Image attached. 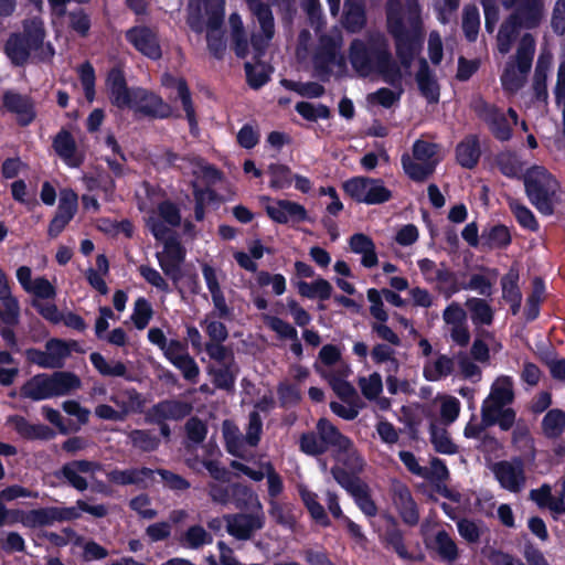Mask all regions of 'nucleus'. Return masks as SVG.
<instances>
[{"instance_id": "nucleus-1", "label": "nucleus", "mask_w": 565, "mask_h": 565, "mask_svg": "<svg viewBox=\"0 0 565 565\" xmlns=\"http://www.w3.org/2000/svg\"><path fill=\"white\" fill-rule=\"evenodd\" d=\"M409 29L406 30L399 17L397 2L391 0L387 8L388 31L395 39L396 54L401 66L393 60L390 45L383 34H371L367 39L354 40L350 45V62L361 76L381 75L391 84L408 74L418 46L422 43L423 25L416 0H407Z\"/></svg>"}, {"instance_id": "nucleus-2", "label": "nucleus", "mask_w": 565, "mask_h": 565, "mask_svg": "<svg viewBox=\"0 0 565 565\" xmlns=\"http://www.w3.org/2000/svg\"><path fill=\"white\" fill-rule=\"evenodd\" d=\"M525 194L543 215H552L562 203L558 180L543 166H533L523 175Z\"/></svg>"}, {"instance_id": "nucleus-3", "label": "nucleus", "mask_w": 565, "mask_h": 565, "mask_svg": "<svg viewBox=\"0 0 565 565\" xmlns=\"http://www.w3.org/2000/svg\"><path fill=\"white\" fill-rule=\"evenodd\" d=\"M224 0H190L188 24L201 33L207 30V44L210 50L218 56L224 51L220 36L214 35L223 23Z\"/></svg>"}, {"instance_id": "nucleus-4", "label": "nucleus", "mask_w": 565, "mask_h": 565, "mask_svg": "<svg viewBox=\"0 0 565 565\" xmlns=\"http://www.w3.org/2000/svg\"><path fill=\"white\" fill-rule=\"evenodd\" d=\"M82 386L81 379L71 372L38 374L21 386V396L32 401L68 395Z\"/></svg>"}, {"instance_id": "nucleus-5", "label": "nucleus", "mask_w": 565, "mask_h": 565, "mask_svg": "<svg viewBox=\"0 0 565 565\" xmlns=\"http://www.w3.org/2000/svg\"><path fill=\"white\" fill-rule=\"evenodd\" d=\"M535 52V39L532 34L522 35L515 55L511 56L501 75V84L504 90L516 93L527 78Z\"/></svg>"}, {"instance_id": "nucleus-6", "label": "nucleus", "mask_w": 565, "mask_h": 565, "mask_svg": "<svg viewBox=\"0 0 565 565\" xmlns=\"http://www.w3.org/2000/svg\"><path fill=\"white\" fill-rule=\"evenodd\" d=\"M439 160V146L418 139L413 145L412 153L402 156V166L412 180L422 182L433 174Z\"/></svg>"}, {"instance_id": "nucleus-7", "label": "nucleus", "mask_w": 565, "mask_h": 565, "mask_svg": "<svg viewBox=\"0 0 565 565\" xmlns=\"http://www.w3.org/2000/svg\"><path fill=\"white\" fill-rule=\"evenodd\" d=\"M262 431L263 422L257 412L249 414L245 435H242L239 428L230 420H225L222 425V433L227 451L239 458L245 457L247 446L256 447L258 445Z\"/></svg>"}, {"instance_id": "nucleus-8", "label": "nucleus", "mask_w": 565, "mask_h": 565, "mask_svg": "<svg viewBox=\"0 0 565 565\" xmlns=\"http://www.w3.org/2000/svg\"><path fill=\"white\" fill-rule=\"evenodd\" d=\"M43 23L39 19H32L24 24L23 35L13 34L6 44V53L15 65H23L32 52L43 44Z\"/></svg>"}, {"instance_id": "nucleus-9", "label": "nucleus", "mask_w": 565, "mask_h": 565, "mask_svg": "<svg viewBox=\"0 0 565 565\" xmlns=\"http://www.w3.org/2000/svg\"><path fill=\"white\" fill-rule=\"evenodd\" d=\"M343 189L359 203L382 204L392 198V192L381 179L355 177L345 181Z\"/></svg>"}, {"instance_id": "nucleus-10", "label": "nucleus", "mask_w": 565, "mask_h": 565, "mask_svg": "<svg viewBox=\"0 0 565 565\" xmlns=\"http://www.w3.org/2000/svg\"><path fill=\"white\" fill-rule=\"evenodd\" d=\"M167 161L179 168L184 174L194 177L193 186L196 189L198 182L204 184L214 183L220 179L217 170L206 163L203 159L196 156H186L180 158L178 154L168 151L166 153ZM195 196L199 200V191L194 190Z\"/></svg>"}, {"instance_id": "nucleus-11", "label": "nucleus", "mask_w": 565, "mask_h": 565, "mask_svg": "<svg viewBox=\"0 0 565 565\" xmlns=\"http://www.w3.org/2000/svg\"><path fill=\"white\" fill-rule=\"evenodd\" d=\"M491 471L500 486L512 493H519L525 488L526 473L521 458L498 461L491 466Z\"/></svg>"}, {"instance_id": "nucleus-12", "label": "nucleus", "mask_w": 565, "mask_h": 565, "mask_svg": "<svg viewBox=\"0 0 565 565\" xmlns=\"http://www.w3.org/2000/svg\"><path fill=\"white\" fill-rule=\"evenodd\" d=\"M246 1L260 28V33H254L252 36V46L257 60L275 34L274 17L268 6L263 4L259 0Z\"/></svg>"}, {"instance_id": "nucleus-13", "label": "nucleus", "mask_w": 565, "mask_h": 565, "mask_svg": "<svg viewBox=\"0 0 565 565\" xmlns=\"http://www.w3.org/2000/svg\"><path fill=\"white\" fill-rule=\"evenodd\" d=\"M418 267L425 280L429 284H436L437 290L446 298H450L459 291L456 275L444 264L437 265L428 258H423L418 260Z\"/></svg>"}, {"instance_id": "nucleus-14", "label": "nucleus", "mask_w": 565, "mask_h": 565, "mask_svg": "<svg viewBox=\"0 0 565 565\" xmlns=\"http://www.w3.org/2000/svg\"><path fill=\"white\" fill-rule=\"evenodd\" d=\"M443 320L451 341L465 348L470 342L467 312L459 302L452 301L443 311Z\"/></svg>"}, {"instance_id": "nucleus-15", "label": "nucleus", "mask_w": 565, "mask_h": 565, "mask_svg": "<svg viewBox=\"0 0 565 565\" xmlns=\"http://www.w3.org/2000/svg\"><path fill=\"white\" fill-rule=\"evenodd\" d=\"M231 467L243 472L254 481H262L264 478H267L268 494L273 500L284 490L282 479L270 461H262L258 463L257 469H253L243 462L233 460Z\"/></svg>"}, {"instance_id": "nucleus-16", "label": "nucleus", "mask_w": 565, "mask_h": 565, "mask_svg": "<svg viewBox=\"0 0 565 565\" xmlns=\"http://www.w3.org/2000/svg\"><path fill=\"white\" fill-rule=\"evenodd\" d=\"M102 465L92 460H73L65 463L61 469V475L67 483L78 491H85L89 486V479H94Z\"/></svg>"}, {"instance_id": "nucleus-17", "label": "nucleus", "mask_w": 565, "mask_h": 565, "mask_svg": "<svg viewBox=\"0 0 565 565\" xmlns=\"http://www.w3.org/2000/svg\"><path fill=\"white\" fill-rule=\"evenodd\" d=\"M477 115L484 120L495 138L509 140L511 138V124L497 107L483 99H477L473 105Z\"/></svg>"}, {"instance_id": "nucleus-18", "label": "nucleus", "mask_w": 565, "mask_h": 565, "mask_svg": "<svg viewBox=\"0 0 565 565\" xmlns=\"http://www.w3.org/2000/svg\"><path fill=\"white\" fill-rule=\"evenodd\" d=\"M228 534L237 540H248L264 525V514H227L224 516Z\"/></svg>"}, {"instance_id": "nucleus-19", "label": "nucleus", "mask_w": 565, "mask_h": 565, "mask_svg": "<svg viewBox=\"0 0 565 565\" xmlns=\"http://www.w3.org/2000/svg\"><path fill=\"white\" fill-rule=\"evenodd\" d=\"M126 39L137 51L149 58L158 60L162 55L156 32L147 26L139 25L129 29L126 32Z\"/></svg>"}, {"instance_id": "nucleus-20", "label": "nucleus", "mask_w": 565, "mask_h": 565, "mask_svg": "<svg viewBox=\"0 0 565 565\" xmlns=\"http://www.w3.org/2000/svg\"><path fill=\"white\" fill-rule=\"evenodd\" d=\"M207 491L211 500L217 504L226 505L230 503L232 497L242 495L246 499L245 504H256L259 510L262 508L257 495L252 491V489L239 483L223 486L216 482H211L207 484Z\"/></svg>"}, {"instance_id": "nucleus-21", "label": "nucleus", "mask_w": 565, "mask_h": 565, "mask_svg": "<svg viewBox=\"0 0 565 565\" xmlns=\"http://www.w3.org/2000/svg\"><path fill=\"white\" fill-rule=\"evenodd\" d=\"M106 86L109 99L118 108H130L134 105V88L126 85L124 73L119 68H113L107 76Z\"/></svg>"}, {"instance_id": "nucleus-22", "label": "nucleus", "mask_w": 565, "mask_h": 565, "mask_svg": "<svg viewBox=\"0 0 565 565\" xmlns=\"http://www.w3.org/2000/svg\"><path fill=\"white\" fill-rule=\"evenodd\" d=\"M266 212L273 221L281 224L302 222L308 217L301 204L288 200H278L266 205Z\"/></svg>"}, {"instance_id": "nucleus-23", "label": "nucleus", "mask_w": 565, "mask_h": 565, "mask_svg": "<svg viewBox=\"0 0 565 565\" xmlns=\"http://www.w3.org/2000/svg\"><path fill=\"white\" fill-rule=\"evenodd\" d=\"M134 105L131 108L146 115L164 118L171 115V108L159 96L141 88H134Z\"/></svg>"}, {"instance_id": "nucleus-24", "label": "nucleus", "mask_w": 565, "mask_h": 565, "mask_svg": "<svg viewBox=\"0 0 565 565\" xmlns=\"http://www.w3.org/2000/svg\"><path fill=\"white\" fill-rule=\"evenodd\" d=\"M3 106L8 111L17 116L20 125H29L35 117L33 102L25 95H21L14 90H7L3 94Z\"/></svg>"}, {"instance_id": "nucleus-25", "label": "nucleus", "mask_w": 565, "mask_h": 565, "mask_svg": "<svg viewBox=\"0 0 565 565\" xmlns=\"http://www.w3.org/2000/svg\"><path fill=\"white\" fill-rule=\"evenodd\" d=\"M392 500L405 523L414 525L418 522V511L407 486L401 482L392 484Z\"/></svg>"}, {"instance_id": "nucleus-26", "label": "nucleus", "mask_w": 565, "mask_h": 565, "mask_svg": "<svg viewBox=\"0 0 565 565\" xmlns=\"http://www.w3.org/2000/svg\"><path fill=\"white\" fill-rule=\"evenodd\" d=\"M514 399L513 381L510 376L501 375L491 385L489 396L483 401L481 409L507 406Z\"/></svg>"}, {"instance_id": "nucleus-27", "label": "nucleus", "mask_w": 565, "mask_h": 565, "mask_svg": "<svg viewBox=\"0 0 565 565\" xmlns=\"http://www.w3.org/2000/svg\"><path fill=\"white\" fill-rule=\"evenodd\" d=\"M202 274L206 284V287L211 294L212 302L218 318H230L232 315L231 308L227 306L225 296L220 286L218 277L216 270L204 264L202 266Z\"/></svg>"}, {"instance_id": "nucleus-28", "label": "nucleus", "mask_w": 565, "mask_h": 565, "mask_svg": "<svg viewBox=\"0 0 565 565\" xmlns=\"http://www.w3.org/2000/svg\"><path fill=\"white\" fill-rule=\"evenodd\" d=\"M545 11L544 0H518L516 11L511 14L524 29L540 25Z\"/></svg>"}, {"instance_id": "nucleus-29", "label": "nucleus", "mask_w": 565, "mask_h": 565, "mask_svg": "<svg viewBox=\"0 0 565 565\" xmlns=\"http://www.w3.org/2000/svg\"><path fill=\"white\" fill-rule=\"evenodd\" d=\"M350 374V366H340L334 374L323 371L322 377L329 383L341 401H361L356 390L347 381Z\"/></svg>"}, {"instance_id": "nucleus-30", "label": "nucleus", "mask_w": 565, "mask_h": 565, "mask_svg": "<svg viewBox=\"0 0 565 565\" xmlns=\"http://www.w3.org/2000/svg\"><path fill=\"white\" fill-rule=\"evenodd\" d=\"M152 476L153 470L145 467L128 469L116 468L107 472L108 481L117 486L145 487Z\"/></svg>"}, {"instance_id": "nucleus-31", "label": "nucleus", "mask_w": 565, "mask_h": 565, "mask_svg": "<svg viewBox=\"0 0 565 565\" xmlns=\"http://www.w3.org/2000/svg\"><path fill=\"white\" fill-rule=\"evenodd\" d=\"M455 363L454 358L444 353H436L424 363L423 375L429 382H438L454 373Z\"/></svg>"}, {"instance_id": "nucleus-32", "label": "nucleus", "mask_w": 565, "mask_h": 565, "mask_svg": "<svg viewBox=\"0 0 565 565\" xmlns=\"http://www.w3.org/2000/svg\"><path fill=\"white\" fill-rule=\"evenodd\" d=\"M110 401L117 406L122 420L130 414L141 413L146 399L135 388L119 391L110 396Z\"/></svg>"}, {"instance_id": "nucleus-33", "label": "nucleus", "mask_w": 565, "mask_h": 565, "mask_svg": "<svg viewBox=\"0 0 565 565\" xmlns=\"http://www.w3.org/2000/svg\"><path fill=\"white\" fill-rule=\"evenodd\" d=\"M186 413L188 408L184 404L175 401H164L149 409L146 420L161 424L167 419H180L184 417Z\"/></svg>"}, {"instance_id": "nucleus-34", "label": "nucleus", "mask_w": 565, "mask_h": 565, "mask_svg": "<svg viewBox=\"0 0 565 565\" xmlns=\"http://www.w3.org/2000/svg\"><path fill=\"white\" fill-rule=\"evenodd\" d=\"M431 407L438 408V417L435 416L439 424L450 425L458 418L461 409L460 401L448 394H438L431 402Z\"/></svg>"}, {"instance_id": "nucleus-35", "label": "nucleus", "mask_w": 565, "mask_h": 565, "mask_svg": "<svg viewBox=\"0 0 565 565\" xmlns=\"http://www.w3.org/2000/svg\"><path fill=\"white\" fill-rule=\"evenodd\" d=\"M162 84L167 87H173L177 90V98L180 99L182 107L186 114L190 127L193 130L196 127L195 111L192 105L189 88L182 78H174L170 74L162 76Z\"/></svg>"}, {"instance_id": "nucleus-36", "label": "nucleus", "mask_w": 565, "mask_h": 565, "mask_svg": "<svg viewBox=\"0 0 565 565\" xmlns=\"http://www.w3.org/2000/svg\"><path fill=\"white\" fill-rule=\"evenodd\" d=\"M481 418L484 426L498 425L502 430L514 428L515 411L511 407L497 406L495 408L481 409Z\"/></svg>"}, {"instance_id": "nucleus-37", "label": "nucleus", "mask_w": 565, "mask_h": 565, "mask_svg": "<svg viewBox=\"0 0 565 565\" xmlns=\"http://www.w3.org/2000/svg\"><path fill=\"white\" fill-rule=\"evenodd\" d=\"M427 416L430 418V441L435 450L446 455L457 452V446L452 443L447 431L448 425L439 424L431 412Z\"/></svg>"}, {"instance_id": "nucleus-38", "label": "nucleus", "mask_w": 565, "mask_h": 565, "mask_svg": "<svg viewBox=\"0 0 565 565\" xmlns=\"http://www.w3.org/2000/svg\"><path fill=\"white\" fill-rule=\"evenodd\" d=\"M53 147L68 166L78 167L82 163V156L77 151L75 140L68 131H60L53 141Z\"/></svg>"}, {"instance_id": "nucleus-39", "label": "nucleus", "mask_w": 565, "mask_h": 565, "mask_svg": "<svg viewBox=\"0 0 565 565\" xmlns=\"http://www.w3.org/2000/svg\"><path fill=\"white\" fill-rule=\"evenodd\" d=\"M350 248L353 253L362 256L363 266L371 268L377 265V255L373 241L363 233H356L350 237Z\"/></svg>"}, {"instance_id": "nucleus-40", "label": "nucleus", "mask_w": 565, "mask_h": 565, "mask_svg": "<svg viewBox=\"0 0 565 565\" xmlns=\"http://www.w3.org/2000/svg\"><path fill=\"white\" fill-rule=\"evenodd\" d=\"M465 306L470 312V319L476 327V331L481 330V326H490L493 322L494 311L484 299L469 298Z\"/></svg>"}, {"instance_id": "nucleus-41", "label": "nucleus", "mask_w": 565, "mask_h": 565, "mask_svg": "<svg viewBox=\"0 0 565 565\" xmlns=\"http://www.w3.org/2000/svg\"><path fill=\"white\" fill-rule=\"evenodd\" d=\"M457 160L463 168H473L480 157L479 141L476 136L466 137L456 149Z\"/></svg>"}, {"instance_id": "nucleus-42", "label": "nucleus", "mask_w": 565, "mask_h": 565, "mask_svg": "<svg viewBox=\"0 0 565 565\" xmlns=\"http://www.w3.org/2000/svg\"><path fill=\"white\" fill-rule=\"evenodd\" d=\"M523 28L515 17L510 15L500 26L497 35V45L501 54H507L519 35L520 29Z\"/></svg>"}, {"instance_id": "nucleus-43", "label": "nucleus", "mask_w": 565, "mask_h": 565, "mask_svg": "<svg viewBox=\"0 0 565 565\" xmlns=\"http://www.w3.org/2000/svg\"><path fill=\"white\" fill-rule=\"evenodd\" d=\"M212 542L213 536L211 533L199 524L189 526L179 537L180 545L191 550H199Z\"/></svg>"}, {"instance_id": "nucleus-44", "label": "nucleus", "mask_w": 565, "mask_h": 565, "mask_svg": "<svg viewBox=\"0 0 565 565\" xmlns=\"http://www.w3.org/2000/svg\"><path fill=\"white\" fill-rule=\"evenodd\" d=\"M320 364H316V371L322 376L323 371L334 374L340 366H349L341 360L340 350L332 344H326L319 352Z\"/></svg>"}, {"instance_id": "nucleus-45", "label": "nucleus", "mask_w": 565, "mask_h": 565, "mask_svg": "<svg viewBox=\"0 0 565 565\" xmlns=\"http://www.w3.org/2000/svg\"><path fill=\"white\" fill-rule=\"evenodd\" d=\"M317 431L324 444L326 450L332 447L337 452L340 447L348 445L349 438L342 435L334 425L324 418L318 422Z\"/></svg>"}, {"instance_id": "nucleus-46", "label": "nucleus", "mask_w": 565, "mask_h": 565, "mask_svg": "<svg viewBox=\"0 0 565 565\" xmlns=\"http://www.w3.org/2000/svg\"><path fill=\"white\" fill-rule=\"evenodd\" d=\"M507 203L518 223L532 232L539 230V223L533 212L519 199L508 195Z\"/></svg>"}, {"instance_id": "nucleus-47", "label": "nucleus", "mask_w": 565, "mask_h": 565, "mask_svg": "<svg viewBox=\"0 0 565 565\" xmlns=\"http://www.w3.org/2000/svg\"><path fill=\"white\" fill-rule=\"evenodd\" d=\"M431 547L438 553L440 558L447 562H455L459 556V551L454 539L444 530L438 531L433 541Z\"/></svg>"}, {"instance_id": "nucleus-48", "label": "nucleus", "mask_w": 565, "mask_h": 565, "mask_svg": "<svg viewBox=\"0 0 565 565\" xmlns=\"http://www.w3.org/2000/svg\"><path fill=\"white\" fill-rule=\"evenodd\" d=\"M89 360L94 367L104 376L126 377L127 366L117 360H106L100 353L94 352Z\"/></svg>"}, {"instance_id": "nucleus-49", "label": "nucleus", "mask_w": 565, "mask_h": 565, "mask_svg": "<svg viewBox=\"0 0 565 565\" xmlns=\"http://www.w3.org/2000/svg\"><path fill=\"white\" fill-rule=\"evenodd\" d=\"M513 446L526 457H534V443L529 426L519 420L512 431Z\"/></svg>"}, {"instance_id": "nucleus-50", "label": "nucleus", "mask_w": 565, "mask_h": 565, "mask_svg": "<svg viewBox=\"0 0 565 565\" xmlns=\"http://www.w3.org/2000/svg\"><path fill=\"white\" fill-rule=\"evenodd\" d=\"M335 458L339 462L344 465L351 472L354 473L361 472L365 465L363 457L360 455L350 439L348 440V445L338 449L335 452Z\"/></svg>"}, {"instance_id": "nucleus-51", "label": "nucleus", "mask_w": 565, "mask_h": 565, "mask_svg": "<svg viewBox=\"0 0 565 565\" xmlns=\"http://www.w3.org/2000/svg\"><path fill=\"white\" fill-rule=\"evenodd\" d=\"M416 79L422 94L429 102H437L439 96L438 85L436 79L431 75L427 62L425 60L420 61V67L416 75Z\"/></svg>"}, {"instance_id": "nucleus-52", "label": "nucleus", "mask_w": 565, "mask_h": 565, "mask_svg": "<svg viewBox=\"0 0 565 565\" xmlns=\"http://www.w3.org/2000/svg\"><path fill=\"white\" fill-rule=\"evenodd\" d=\"M530 498L542 508H548L555 513L565 512V502L563 499H555L552 495V488L548 484H543L539 489H533L530 492Z\"/></svg>"}, {"instance_id": "nucleus-53", "label": "nucleus", "mask_w": 565, "mask_h": 565, "mask_svg": "<svg viewBox=\"0 0 565 565\" xmlns=\"http://www.w3.org/2000/svg\"><path fill=\"white\" fill-rule=\"evenodd\" d=\"M565 429V412L558 408L548 411L542 419V430L548 438L559 437Z\"/></svg>"}, {"instance_id": "nucleus-54", "label": "nucleus", "mask_w": 565, "mask_h": 565, "mask_svg": "<svg viewBox=\"0 0 565 565\" xmlns=\"http://www.w3.org/2000/svg\"><path fill=\"white\" fill-rule=\"evenodd\" d=\"M371 358L376 364H386V372L388 373H396L399 369L396 352L388 344H375L371 351Z\"/></svg>"}, {"instance_id": "nucleus-55", "label": "nucleus", "mask_w": 565, "mask_h": 565, "mask_svg": "<svg viewBox=\"0 0 565 565\" xmlns=\"http://www.w3.org/2000/svg\"><path fill=\"white\" fill-rule=\"evenodd\" d=\"M228 23L237 56L246 57L248 54V43L245 36L242 18L237 13H232L230 15Z\"/></svg>"}, {"instance_id": "nucleus-56", "label": "nucleus", "mask_w": 565, "mask_h": 565, "mask_svg": "<svg viewBox=\"0 0 565 565\" xmlns=\"http://www.w3.org/2000/svg\"><path fill=\"white\" fill-rule=\"evenodd\" d=\"M298 291L301 296L307 298L328 299L332 292V286L323 278H318L311 282L300 281L298 284Z\"/></svg>"}, {"instance_id": "nucleus-57", "label": "nucleus", "mask_w": 565, "mask_h": 565, "mask_svg": "<svg viewBox=\"0 0 565 565\" xmlns=\"http://www.w3.org/2000/svg\"><path fill=\"white\" fill-rule=\"evenodd\" d=\"M44 536L51 544L57 547L66 545L78 547L81 544H84V536L78 534L72 527H64L60 532H47Z\"/></svg>"}, {"instance_id": "nucleus-58", "label": "nucleus", "mask_w": 565, "mask_h": 565, "mask_svg": "<svg viewBox=\"0 0 565 565\" xmlns=\"http://www.w3.org/2000/svg\"><path fill=\"white\" fill-rule=\"evenodd\" d=\"M3 309L0 310V319L7 326H15L19 322L20 306L15 297L11 295L10 288L0 297Z\"/></svg>"}, {"instance_id": "nucleus-59", "label": "nucleus", "mask_w": 565, "mask_h": 565, "mask_svg": "<svg viewBox=\"0 0 565 565\" xmlns=\"http://www.w3.org/2000/svg\"><path fill=\"white\" fill-rule=\"evenodd\" d=\"M365 24L362 6L359 2L348 0L345 2L344 26L350 32H359Z\"/></svg>"}, {"instance_id": "nucleus-60", "label": "nucleus", "mask_w": 565, "mask_h": 565, "mask_svg": "<svg viewBox=\"0 0 565 565\" xmlns=\"http://www.w3.org/2000/svg\"><path fill=\"white\" fill-rule=\"evenodd\" d=\"M476 332L470 354L473 360L486 363L490 359L488 342L493 340V334L487 330H478Z\"/></svg>"}, {"instance_id": "nucleus-61", "label": "nucleus", "mask_w": 565, "mask_h": 565, "mask_svg": "<svg viewBox=\"0 0 565 565\" xmlns=\"http://www.w3.org/2000/svg\"><path fill=\"white\" fill-rule=\"evenodd\" d=\"M140 276L157 291L162 294L171 292L168 279L156 268L149 265H141L138 268Z\"/></svg>"}, {"instance_id": "nucleus-62", "label": "nucleus", "mask_w": 565, "mask_h": 565, "mask_svg": "<svg viewBox=\"0 0 565 565\" xmlns=\"http://www.w3.org/2000/svg\"><path fill=\"white\" fill-rule=\"evenodd\" d=\"M480 28L479 10L476 6L469 4L463 8L462 29L469 41L477 39Z\"/></svg>"}, {"instance_id": "nucleus-63", "label": "nucleus", "mask_w": 565, "mask_h": 565, "mask_svg": "<svg viewBox=\"0 0 565 565\" xmlns=\"http://www.w3.org/2000/svg\"><path fill=\"white\" fill-rule=\"evenodd\" d=\"M358 384L363 396L369 401L379 397L383 391L382 376L377 372L369 376H361Z\"/></svg>"}, {"instance_id": "nucleus-64", "label": "nucleus", "mask_w": 565, "mask_h": 565, "mask_svg": "<svg viewBox=\"0 0 565 565\" xmlns=\"http://www.w3.org/2000/svg\"><path fill=\"white\" fill-rule=\"evenodd\" d=\"M460 375L472 382H478L481 379L482 371L475 363L472 356H469L466 352H459L456 356Z\"/></svg>"}]
</instances>
